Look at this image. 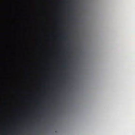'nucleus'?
I'll return each mask as SVG.
<instances>
[{
  "label": "nucleus",
  "instance_id": "nucleus-1",
  "mask_svg": "<svg viewBox=\"0 0 135 135\" xmlns=\"http://www.w3.org/2000/svg\"><path fill=\"white\" fill-rule=\"evenodd\" d=\"M62 66H63V67H66L67 66L66 64H64V65H63Z\"/></svg>",
  "mask_w": 135,
  "mask_h": 135
}]
</instances>
